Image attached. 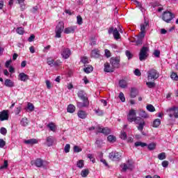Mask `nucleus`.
Wrapping results in <instances>:
<instances>
[{"label": "nucleus", "instance_id": "nucleus-1", "mask_svg": "<svg viewBox=\"0 0 178 178\" xmlns=\"http://www.w3.org/2000/svg\"><path fill=\"white\" fill-rule=\"evenodd\" d=\"M77 95L79 98L83 101V102H78L76 103L77 108H79L80 109H81V108H88V106H90V101H88L87 93H86V92L83 90H79Z\"/></svg>", "mask_w": 178, "mask_h": 178}, {"label": "nucleus", "instance_id": "nucleus-2", "mask_svg": "<svg viewBox=\"0 0 178 178\" xmlns=\"http://www.w3.org/2000/svg\"><path fill=\"white\" fill-rule=\"evenodd\" d=\"M148 52H149V48L148 47H143L139 52V60L143 62L148 58Z\"/></svg>", "mask_w": 178, "mask_h": 178}, {"label": "nucleus", "instance_id": "nucleus-3", "mask_svg": "<svg viewBox=\"0 0 178 178\" xmlns=\"http://www.w3.org/2000/svg\"><path fill=\"white\" fill-rule=\"evenodd\" d=\"M159 78V72L156 70L152 68L147 71V80H152L155 81L156 79Z\"/></svg>", "mask_w": 178, "mask_h": 178}, {"label": "nucleus", "instance_id": "nucleus-4", "mask_svg": "<svg viewBox=\"0 0 178 178\" xmlns=\"http://www.w3.org/2000/svg\"><path fill=\"white\" fill-rule=\"evenodd\" d=\"M167 112L171 120L173 119V118H175V119H178V107H171L167 110Z\"/></svg>", "mask_w": 178, "mask_h": 178}, {"label": "nucleus", "instance_id": "nucleus-5", "mask_svg": "<svg viewBox=\"0 0 178 178\" xmlns=\"http://www.w3.org/2000/svg\"><path fill=\"white\" fill-rule=\"evenodd\" d=\"M162 19L166 23H170L175 19V15L170 11H165L163 13Z\"/></svg>", "mask_w": 178, "mask_h": 178}, {"label": "nucleus", "instance_id": "nucleus-6", "mask_svg": "<svg viewBox=\"0 0 178 178\" xmlns=\"http://www.w3.org/2000/svg\"><path fill=\"white\" fill-rule=\"evenodd\" d=\"M65 29V24L63 22H58V25L56 27V38H60L62 31Z\"/></svg>", "mask_w": 178, "mask_h": 178}, {"label": "nucleus", "instance_id": "nucleus-7", "mask_svg": "<svg viewBox=\"0 0 178 178\" xmlns=\"http://www.w3.org/2000/svg\"><path fill=\"white\" fill-rule=\"evenodd\" d=\"M110 63L114 69H119V67H120V57L111 58Z\"/></svg>", "mask_w": 178, "mask_h": 178}, {"label": "nucleus", "instance_id": "nucleus-8", "mask_svg": "<svg viewBox=\"0 0 178 178\" xmlns=\"http://www.w3.org/2000/svg\"><path fill=\"white\" fill-rule=\"evenodd\" d=\"M33 163L36 168H45L48 165V161H45L41 159H37L35 161H31V164L33 165Z\"/></svg>", "mask_w": 178, "mask_h": 178}, {"label": "nucleus", "instance_id": "nucleus-9", "mask_svg": "<svg viewBox=\"0 0 178 178\" xmlns=\"http://www.w3.org/2000/svg\"><path fill=\"white\" fill-rule=\"evenodd\" d=\"M121 168H122V172H126L127 169L129 170H133V161L131 159H129L127 163H124L122 165H121Z\"/></svg>", "mask_w": 178, "mask_h": 178}, {"label": "nucleus", "instance_id": "nucleus-10", "mask_svg": "<svg viewBox=\"0 0 178 178\" xmlns=\"http://www.w3.org/2000/svg\"><path fill=\"white\" fill-rule=\"evenodd\" d=\"M47 63L49 66H51V67L53 66H60V64L62 63L59 60L55 61V60L51 57L47 58Z\"/></svg>", "mask_w": 178, "mask_h": 178}, {"label": "nucleus", "instance_id": "nucleus-11", "mask_svg": "<svg viewBox=\"0 0 178 178\" xmlns=\"http://www.w3.org/2000/svg\"><path fill=\"white\" fill-rule=\"evenodd\" d=\"M96 130L97 133H102V134H104L105 136H108V134H111V129L108 127L102 128L99 126L96 127Z\"/></svg>", "mask_w": 178, "mask_h": 178}, {"label": "nucleus", "instance_id": "nucleus-12", "mask_svg": "<svg viewBox=\"0 0 178 178\" xmlns=\"http://www.w3.org/2000/svg\"><path fill=\"white\" fill-rule=\"evenodd\" d=\"M109 158L112 161H120V158H122V155L116 151L112 152L109 153Z\"/></svg>", "mask_w": 178, "mask_h": 178}, {"label": "nucleus", "instance_id": "nucleus-13", "mask_svg": "<svg viewBox=\"0 0 178 178\" xmlns=\"http://www.w3.org/2000/svg\"><path fill=\"white\" fill-rule=\"evenodd\" d=\"M115 38V40H119L120 38V33H119V31H118V29H113V27H111L108 30V34H112Z\"/></svg>", "mask_w": 178, "mask_h": 178}, {"label": "nucleus", "instance_id": "nucleus-14", "mask_svg": "<svg viewBox=\"0 0 178 178\" xmlns=\"http://www.w3.org/2000/svg\"><path fill=\"white\" fill-rule=\"evenodd\" d=\"M70 55H72V51L70 50L69 48L63 47L61 56L64 59H68V58L70 57Z\"/></svg>", "mask_w": 178, "mask_h": 178}, {"label": "nucleus", "instance_id": "nucleus-15", "mask_svg": "<svg viewBox=\"0 0 178 178\" xmlns=\"http://www.w3.org/2000/svg\"><path fill=\"white\" fill-rule=\"evenodd\" d=\"M136 111L133 109L130 110L127 116L128 122H130L131 123L132 122H134L136 118Z\"/></svg>", "mask_w": 178, "mask_h": 178}, {"label": "nucleus", "instance_id": "nucleus-16", "mask_svg": "<svg viewBox=\"0 0 178 178\" xmlns=\"http://www.w3.org/2000/svg\"><path fill=\"white\" fill-rule=\"evenodd\" d=\"M9 119V113L8 111L3 110L0 112V120L1 122H3L4 120H8Z\"/></svg>", "mask_w": 178, "mask_h": 178}, {"label": "nucleus", "instance_id": "nucleus-17", "mask_svg": "<svg viewBox=\"0 0 178 178\" xmlns=\"http://www.w3.org/2000/svg\"><path fill=\"white\" fill-rule=\"evenodd\" d=\"M104 71L106 72V73H113V72H115V68L113 66L111 67L109 63H104Z\"/></svg>", "mask_w": 178, "mask_h": 178}, {"label": "nucleus", "instance_id": "nucleus-18", "mask_svg": "<svg viewBox=\"0 0 178 178\" xmlns=\"http://www.w3.org/2000/svg\"><path fill=\"white\" fill-rule=\"evenodd\" d=\"M76 29H77V26H69L64 29V33L65 34H72V33L73 34V33L76 31Z\"/></svg>", "mask_w": 178, "mask_h": 178}, {"label": "nucleus", "instance_id": "nucleus-19", "mask_svg": "<svg viewBox=\"0 0 178 178\" xmlns=\"http://www.w3.org/2000/svg\"><path fill=\"white\" fill-rule=\"evenodd\" d=\"M18 79L20 80V81H26L27 80H30V76L24 72H21L18 75Z\"/></svg>", "mask_w": 178, "mask_h": 178}, {"label": "nucleus", "instance_id": "nucleus-20", "mask_svg": "<svg viewBox=\"0 0 178 178\" xmlns=\"http://www.w3.org/2000/svg\"><path fill=\"white\" fill-rule=\"evenodd\" d=\"M47 147H52L54 143H55V138L54 136H49L46 139Z\"/></svg>", "mask_w": 178, "mask_h": 178}, {"label": "nucleus", "instance_id": "nucleus-21", "mask_svg": "<svg viewBox=\"0 0 178 178\" xmlns=\"http://www.w3.org/2000/svg\"><path fill=\"white\" fill-rule=\"evenodd\" d=\"M149 27V22L148 21H145L143 24H140V31L145 33V30Z\"/></svg>", "mask_w": 178, "mask_h": 178}, {"label": "nucleus", "instance_id": "nucleus-22", "mask_svg": "<svg viewBox=\"0 0 178 178\" xmlns=\"http://www.w3.org/2000/svg\"><path fill=\"white\" fill-rule=\"evenodd\" d=\"M4 84L6 86V87H15V83H13V81H12V80L7 79L5 80Z\"/></svg>", "mask_w": 178, "mask_h": 178}, {"label": "nucleus", "instance_id": "nucleus-23", "mask_svg": "<svg viewBox=\"0 0 178 178\" xmlns=\"http://www.w3.org/2000/svg\"><path fill=\"white\" fill-rule=\"evenodd\" d=\"M38 143V140H37V139H34V138L24 140V143L28 144L29 145H33L34 144H37Z\"/></svg>", "mask_w": 178, "mask_h": 178}, {"label": "nucleus", "instance_id": "nucleus-24", "mask_svg": "<svg viewBox=\"0 0 178 178\" xmlns=\"http://www.w3.org/2000/svg\"><path fill=\"white\" fill-rule=\"evenodd\" d=\"M76 111V106L73 104H69L67 108V112L69 113H74V111Z\"/></svg>", "mask_w": 178, "mask_h": 178}, {"label": "nucleus", "instance_id": "nucleus-25", "mask_svg": "<svg viewBox=\"0 0 178 178\" xmlns=\"http://www.w3.org/2000/svg\"><path fill=\"white\" fill-rule=\"evenodd\" d=\"M139 116H140V118H143V119H148V118H149V115L147 113V112L143 110H140Z\"/></svg>", "mask_w": 178, "mask_h": 178}, {"label": "nucleus", "instance_id": "nucleus-26", "mask_svg": "<svg viewBox=\"0 0 178 178\" xmlns=\"http://www.w3.org/2000/svg\"><path fill=\"white\" fill-rule=\"evenodd\" d=\"M78 116L80 119H86L87 118V113L84 111H79Z\"/></svg>", "mask_w": 178, "mask_h": 178}, {"label": "nucleus", "instance_id": "nucleus-27", "mask_svg": "<svg viewBox=\"0 0 178 178\" xmlns=\"http://www.w3.org/2000/svg\"><path fill=\"white\" fill-rule=\"evenodd\" d=\"M119 86L121 88H126L127 87V81L124 79H122L119 81Z\"/></svg>", "mask_w": 178, "mask_h": 178}, {"label": "nucleus", "instance_id": "nucleus-28", "mask_svg": "<svg viewBox=\"0 0 178 178\" xmlns=\"http://www.w3.org/2000/svg\"><path fill=\"white\" fill-rule=\"evenodd\" d=\"M159 126H161V120L159 118L155 119L153 121L152 127L156 128L159 127Z\"/></svg>", "mask_w": 178, "mask_h": 178}, {"label": "nucleus", "instance_id": "nucleus-29", "mask_svg": "<svg viewBox=\"0 0 178 178\" xmlns=\"http://www.w3.org/2000/svg\"><path fill=\"white\" fill-rule=\"evenodd\" d=\"M21 126L26 127V126H29V120L26 118H24L20 121Z\"/></svg>", "mask_w": 178, "mask_h": 178}, {"label": "nucleus", "instance_id": "nucleus-30", "mask_svg": "<svg viewBox=\"0 0 178 178\" xmlns=\"http://www.w3.org/2000/svg\"><path fill=\"white\" fill-rule=\"evenodd\" d=\"M90 55L92 58H99V51L97 50H92L90 53Z\"/></svg>", "mask_w": 178, "mask_h": 178}, {"label": "nucleus", "instance_id": "nucleus-31", "mask_svg": "<svg viewBox=\"0 0 178 178\" xmlns=\"http://www.w3.org/2000/svg\"><path fill=\"white\" fill-rule=\"evenodd\" d=\"M47 127L51 130V131L55 132L56 131V127L53 122H50L47 124Z\"/></svg>", "mask_w": 178, "mask_h": 178}, {"label": "nucleus", "instance_id": "nucleus-32", "mask_svg": "<svg viewBox=\"0 0 178 178\" xmlns=\"http://www.w3.org/2000/svg\"><path fill=\"white\" fill-rule=\"evenodd\" d=\"M89 174L90 171L88 169H84L81 172V176H82V177H87Z\"/></svg>", "mask_w": 178, "mask_h": 178}, {"label": "nucleus", "instance_id": "nucleus-33", "mask_svg": "<svg viewBox=\"0 0 178 178\" xmlns=\"http://www.w3.org/2000/svg\"><path fill=\"white\" fill-rule=\"evenodd\" d=\"M138 124V130H139V131H143V130H144V126H145V121H142Z\"/></svg>", "mask_w": 178, "mask_h": 178}, {"label": "nucleus", "instance_id": "nucleus-34", "mask_svg": "<svg viewBox=\"0 0 178 178\" xmlns=\"http://www.w3.org/2000/svg\"><path fill=\"white\" fill-rule=\"evenodd\" d=\"M16 2H18L19 5H20L22 10H24V9H26V5H24V0H16Z\"/></svg>", "mask_w": 178, "mask_h": 178}, {"label": "nucleus", "instance_id": "nucleus-35", "mask_svg": "<svg viewBox=\"0 0 178 178\" xmlns=\"http://www.w3.org/2000/svg\"><path fill=\"white\" fill-rule=\"evenodd\" d=\"M107 140L109 143H115L116 142V136L113 135H109L107 137Z\"/></svg>", "mask_w": 178, "mask_h": 178}, {"label": "nucleus", "instance_id": "nucleus-36", "mask_svg": "<svg viewBox=\"0 0 178 178\" xmlns=\"http://www.w3.org/2000/svg\"><path fill=\"white\" fill-rule=\"evenodd\" d=\"M83 70H84L85 73H87V74L91 73V72H92V70H93V67L91 65H88L87 67H85L83 68Z\"/></svg>", "mask_w": 178, "mask_h": 178}, {"label": "nucleus", "instance_id": "nucleus-37", "mask_svg": "<svg viewBox=\"0 0 178 178\" xmlns=\"http://www.w3.org/2000/svg\"><path fill=\"white\" fill-rule=\"evenodd\" d=\"M16 33H17V34H19V35H23L24 34V28L23 27L17 28Z\"/></svg>", "mask_w": 178, "mask_h": 178}, {"label": "nucleus", "instance_id": "nucleus-38", "mask_svg": "<svg viewBox=\"0 0 178 178\" xmlns=\"http://www.w3.org/2000/svg\"><path fill=\"white\" fill-rule=\"evenodd\" d=\"M77 168H79V169H82V168H84V161L83 160H79L76 163Z\"/></svg>", "mask_w": 178, "mask_h": 178}, {"label": "nucleus", "instance_id": "nucleus-39", "mask_svg": "<svg viewBox=\"0 0 178 178\" xmlns=\"http://www.w3.org/2000/svg\"><path fill=\"white\" fill-rule=\"evenodd\" d=\"M146 108L149 112H155V107L152 104H147Z\"/></svg>", "mask_w": 178, "mask_h": 178}, {"label": "nucleus", "instance_id": "nucleus-40", "mask_svg": "<svg viewBox=\"0 0 178 178\" xmlns=\"http://www.w3.org/2000/svg\"><path fill=\"white\" fill-rule=\"evenodd\" d=\"M170 78L172 80H174L175 81H178V76L176 72H172L170 75Z\"/></svg>", "mask_w": 178, "mask_h": 178}, {"label": "nucleus", "instance_id": "nucleus-41", "mask_svg": "<svg viewBox=\"0 0 178 178\" xmlns=\"http://www.w3.org/2000/svg\"><path fill=\"white\" fill-rule=\"evenodd\" d=\"M158 159L160 161H163V159H166V154L165 152H162L158 155Z\"/></svg>", "mask_w": 178, "mask_h": 178}, {"label": "nucleus", "instance_id": "nucleus-42", "mask_svg": "<svg viewBox=\"0 0 178 178\" xmlns=\"http://www.w3.org/2000/svg\"><path fill=\"white\" fill-rule=\"evenodd\" d=\"M95 113H96V115L97 116H103L104 115V111L97 108V109H95Z\"/></svg>", "mask_w": 178, "mask_h": 178}, {"label": "nucleus", "instance_id": "nucleus-43", "mask_svg": "<svg viewBox=\"0 0 178 178\" xmlns=\"http://www.w3.org/2000/svg\"><path fill=\"white\" fill-rule=\"evenodd\" d=\"M134 122L136 123V124H138L139 123H141V122H144V120H143V118L140 117H136L135 120H134Z\"/></svg>", "mask_w": 178, "mask_h": 178}, {"label": "nucleus", "instance_id": "nucleus-44", "mask_svg": "<svg viewBox=\"0 0 178 178\" xmlns=\"http://www.w3.org/2000/svg\"><path fill=\"white\" fill-rule=\"evenodd\" d=\"M125 55H126L127 58H128L129 60H130L133 58V54L129 50H127L125 51Z\"/></svg>", "mask_w": 178, "mask_h": 178}, {"label": "nucleus", "instance_id": "nucleus-45", "mask_svg": "<svg viewBox=\"0 0 178 178\" xmlns=\"http://www.w3.org/2000/svg\"><path fill=\"white\" fill-rule=\"evenodd\" d=\"M120 138L122 140H126L127 138V134H126V132H124V131H121Z\"/></svg>", "mask_w": 178, "mask_h": 178}, {"label": "nucleus", "instance_id": "nucleus-46", "mask_svg": "<svg viewBox=\"0 0 178 178\" xmlns=\"http://www.w3.org/2000/svg\"><path fill=\"white\" fill-rule=\"evenodd\" d=\"M146 86H147L148 88H154L155 87L154 82H147Z\"/></svg>", "mask_w": 178, "mask_h": 178}, {"label": "nucleus", "instance_id": "nucleus-47", "mask_svg": "<svg viewBox=\"0 0 178 178\" xmlns=\"http://www.w3.org/2000/svg\"><path fill=\"white\" fill-rule=\"evenodd\" d=\"M0 133L3 136H6V134L8 133V130H6V128L5 127H1L0 129Z\"/></svg>", "mask_w": 178, "mask_h": 178}, {"label": "nucleus", "instance_id": "nucleus-48", "mask_svg": "<svg viewBox=\"0 0 178 178\" xmlns=\"http://www.w3.org/2000/svg\"><path fill=\"white\" fill-rule=\"evenodd\" d=\"M95 145L98 148H101V147L102 146V140L99 139L96 140Z\"/></svg>", "mask_w": 178, "mask_h": 178}, {"label": "nucleus", "instance_id": "nucleus-49", "mask_svg": "<svg viewBox=\"0 0 178 178\" xmlns=\"http://www.w3.org/2000/svg\"><path fill=\"white\" fill-rule=\"evenodd\" d=\"M156 145L155 143H150L148 145L147 148L150 151H152L153 149H155Z\"/></svg>", "mask_w": 178, "mask_h": 178}, {"label": "nucleus", "instance_id": "nucleus-50", "mask_svg": "<svg viewBox=\"0 0 178 178\" xmlns=\"http://www.w3.org/2000/svg\"><path fill=\"white\" fill-rule=\"evenodd\" d=\"M119 98L122 102H124V101H126V98L124 97V94H123V92L120 93Z\"/></svg>", "mask_w": 178, "mask_h": 178}, {"label": "nucleus", "instance_id": "nucleus-51", "mask_svg": "<svg viewBox=\"0 0 178 178\" xmlns=\"http://www.w3.org/2000/svg\"><path fill=\"white\" fill-rule=\"evenodd\" d=\"M83 149L80 147L75 145L74 146V152H81Z\"/></svg>", "mask_w": 178, "mask_h": 178}, {"label": "nucleus", "instance_id": "nucleus-52", "mask_svg": "<svg viewBox=\"0 0 178 178\" xmlns=\"http://www.w3.org/2000/svg\"><path fill=\"white\" fill-rule=\"evenodd\" d=\"M64 151L66 154H67L68 152H70V145L69 144L65 145Z\"/></svg>", "mask_w": 178, "mask_h": 178}, {"label": "nucleus", "instance_id": "nucleus-53", "mask_svg": "<svg viewBox=\"0 0 178 178\" xmlns=\"http://www.w3.org/2000/svg\"><path fill=\"white\" fill-rule=\"evenodd\" d=\"M131 2H133V3H135V5H136V6H138V8H142L141 3H140L138 1L131 0Z\"/></svg>", "mask_w": 178, "mask_h": 178}, {"label": "nucleus", "instance_id": "nucleus-54", "mask_svg": "<svg viewBox=\"0 0 178 178\" xmlns=\"http://www.w3.org/2000/svg\"><path fill=\"white\" fill-rule=\"evenodd\" d=\"M28 109L31 112H33V111H34V105H33L31 103L28 104Z\"/></svg>", "mask_w": 178, "mask_h": 178}, {"label": "nucleus", "instance_id": "nucleus-55", "mask_svg": "<svg viewBox=\"0 0 178 178\" xmlns=\"http://www.w3.org/2000/svg\"><path fill=\"white\" fill-rule=\"evenodd\" d=\"M46 86L48 90H51V88H52V85L51 84V81H49V80H46Z\"/></svg>", "mask_w": 178, "mask_h": 178}, {"label": "nucleus", "instance_id": "nucleus-56", "mask_svg": "<svg viewBox=\"0 0 178 178\" xmlns=\"http://www.w3.org/2000/svg\"><path fill=\"white\" fill-rule=\"evenodd\" d=\"M76 19H77L78 24H79V25L83 24V18H81V16H80V15L77 16Z\"/></svg>", "mask_w": 178, "mask_h": 178}, {"label": "nucleus", "instance_id": "nucleus-57", "mask_svg": "<svg viewBox=\"0 0 178 178\" xmlns=\"http://www.w3.org/2000/svg\"><path fill=\"white\" fill-rule=\"evenodd\" d=\"M161 165L163 166V168H168L169 166V161H163L162 163H161Z\"/></svg>", "mask_w": 178, "mask_h": 178}, {"label": "nucleus", "instance_id": "nucleus-58", "mask_svg": "<svg viewBox=\"0 0 178 178\" xmlns=\"http://www.w3.org/2000/svg\"><path fill=\"white\" fill-rule=\"evenodd\" d=\"M6 145V142L3 139H0V148H3Z\"/></svg>", "mask_w": 178, "mask_h": 178}, {"label": "nucleus", "instance_id": "nucleus-59", "mask_svg": "<svg viewBox=\"0 0 178 178\" xmlns=\"http://www.w3.org/2000/svg\"><path fill=\"white\" fill-rule=\"evenodd\" d=\"M81 62H82V63H83L84 65H86V63H88V58L87 57H82Z\"/></svg>", "mask_w": 178, "mask_h": 178}, {"label": "nucleus", "instance_id": "nucleus-60", "mask_svg": "<svg viewBox=\"0 0 178 178\" xmlns=\"http://www.w3.org/2000/svg\"><path fill=\"white\" fill-rule=\"evenodd\" d=\"M35 38V35H34V34H32V35H31V36L28 38V41H29V42H33V41H34Z\"/></svg>", "mask_w": 178, "mask_h": 178}, {"label": "nucleus", "instance_id": "nucleus-61", "mask_svg": "<svg viewBox=\"0 0 178 178\" xmlns=\"http://www.w3.org/2000/svg\"><path fill=\"white\" fill-rule=\"evenodd\" d=\"M20 112H22V107H20V106L17 107L16 110L15 111V115H19V113H20Z\"/></svg>", "mask_w": 178, "mask_h": 178}, {"label": "nucleus", "instance_id": "nucleus-62", "mask_svg": "<svg viewBox=\"0 0 178 178\" xmlns=\"http://www.w3.org/2000/svg\"><path fill=\"white\" fill-rule=\"evenodd\" d=\"M8 168V161H4V164L0 167L1 169H6Z\"/></svg>", "mask_w": 178, "mask_h": 178}, {"label": "nucleus", "instance_id": "nucleus-63", "mask_svg": "<svg viewBox=\"0 0 178 178\" xmlns=\"http://www.w3.org/2000/svg\"><path fill=\"white\" fill-rule=\"evenodd\" d=\"M134 74H135V76H141V72H140V70L136 69L134 71Z\"/></svg>", "mask_w": 178, "mask_h": 178}, {"label": "nucleus", "instance_id": "nucleus-64", "mask_svg": "<svg viewBox=\"0 0 178 178\" xmlns=\"http://www.w3.org/2000/svg\"><path fill=\"white\" fill-rule=\"evenodd\" d=\"M105 55L106 58H111V51L108 49H105Z\"/></svg>", "mask_w": 178, "mask_h": 178}]
</instances>
